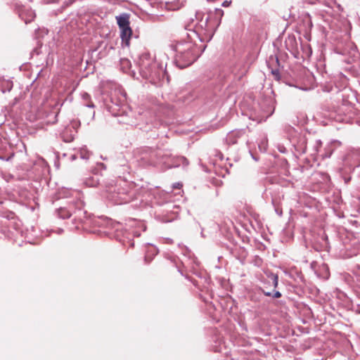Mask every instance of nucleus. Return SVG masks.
<instances>
[{"instance_id": "obj_1", "label": "nucleus", "mask_w": 360, "mask_h": 360, "mask_svg": "<svg viewBox=\"0 0 360 360\" xmlns=\"http://www.w3.org/2000/svg\"><path fill=\"white\" fill-rule=\"evenodd\" d=\"M224 15L223 10L217 8L207 14L196 12L195 18L186 25V36L191 39H198L202 42L210 41L217 27L219 26Z\"/></svg>"}, {"instance_id": "obj_2", "label": "nucleus", "mask_w": 360, "mask_h": 360, "mask_svg": "<svg viewBox=\"0 0 360 360\" xmlns=\"http://www.w3.org/2000/svg\"><path fill=\"white\" fill-rule=\"evenodd\" d=\"M65 198H68V206L57 210V214L61 219H68L73 217L75 223H82L86 218V212L84 210V203L82 194L77 190L63 191Z\"/></svg>"}, {"instance_id": "obj_3", "label": "nucleus", "mask_w": 360, "mask_h": 360, "mask_svg": "<svg viewBox=\"0 0 360 360\" xmlns=\"http://www.w3.org/2000/svg\"><path fill=\"white\" fill-rule=\"evenodd\" d=\"M175 54L176 65L183 69L191 65L200 56V51L195 44V39L186 37L169 45Z\"/></svg>"}, {"instance_id": "obj_4", "label": "nucleus", "mask_w": 360, "mask_h": 360, "mask_svg": "<svg viewBox=\"0 0 360 360\" xmlns=\"http://www.w3.org/2000/svg\"><path fill=\"white\" fill-rule=\"evenodd\" d=\"M120 96L115 98L112 96L110 103L107 105V109L111 115L117 117L120 124L132 125L134 124V113L125 103L126 94L119 89Z\"/></svg>"}, {"instance_id": "obj_5", "label": "nucleus", "mask_w": 360, "mask_h": 360, "mask_svg": "<svg viewBox=\"0 0 360 360\" xmlns=\"http://www.w3.org/2000/svg\"><path fill=\"white\" fill-rule=\"evenodd\" d=\"M136 63L139 67L140 74L147 79H154L158 72L160 71V70L157 69V64L148 52L140 54Z\"/></svg>"}, {"instance_id": "obj_6", "label": "nucleus", "mask_w": 360, "mask_h": 360, "mask_svg": "<svg viewBox=\"0 0 360 360\" xmlns=\"http://www.w3.org/2000/svg\"><path fill=\"white\" fill-rule=\"evenodd\" d=\"M156 155L158 158V160L153 161L150 164L154 166L162 165L164 169L178 167L180 165H182L183 167H186L188 165V160L183 156H172L167 153H163L162 151H158Z\"/></svg>"}, {"instance_id": "obj_7", "label": "nucleus", "mask_w": 360, "mask_h": 360, "mask_svg": "<svg viewBox=\"0 0 360 360\" xmlns=\"http://www.w3.org/2000/svg\"><path fill=\"white\" fill-rule=\"evenodd\" d=\"M15 7L19 17L25 24L30 23L36 17L35 12L28 6H20L16 4Z\"/></svg>"}, {"instance_id": "obj_8", "label": "nucleus", "mask_w": 360, "mask_h": 360, "mask_svg": "<svg viewBox=\"0 0 360 360\" xmlns=\"http://www.w3.org/2000/svg\"><path fill=\"white\" fill-rule=\"evenodd\" d=\"M347 164L352 167L360 166V148L351 150L345 158Z\"/></svg>"}, {"instance_id": "obj_9", "label": "nucleus", "mask_w": 360, "mask_h": 360, "mask_svg": "<svg viewBox=\"0 0 360 360\" xmlns=\"http://www.w3.org/2000/svg\"><path fill=\"white\" fill-rule=\"evenodd\" d=\"M244 129L233 130L227 134L226 137V142L228 145H234L238 143V140L245 135Z\"/></svg>"}, {"instance_id": "obj_10", "label": "nucleus", "mask_w": 360, "mask_h": 360, "mask_svg": "<svg viewBox=\"0 0 360 360\" xmlns=\"http://www.w3.org/2000/svg\"><path fill=\"white\" fill-rule=\"evenodd\" d=\"M342 143L338 140L330 141L324 148V152L320 155L322 159L329 158L331 157L333 151L341 146Z\"/></svg>"}, {"instance_id": "obj_11", "label": "nucleus", "mask_w": 360, "mask_h": 360, "mask_svg": "<svg viewBox=\"0 0 360 360\" xmlns=\"http://www.w3.org/2000/svg\"><path fill=\"white\" fill-rule=\"evenodd\" d=\"M81 98L83 105L91 109L89 112V116L90 119L92 120L95 115V112L93 110L95 108V105L91 101V96L86 92H82L81 93Z\"/></svg>"}, {"instance_id": "obj_12", "label": "nucleus", "mask_w": 360, "mask_h": 360, "mask_svg": "<svg viewBox=\"0 0 360 360\" xmlns=\"http://www.w3.org/2000/svg\"><path fill=\"white\" fill-rule=\"evenodd\" d=\"M116 237L117 238V240L124 243V238H122L121 236H123V238H126L129 240L131 239V236L133 237H139L141 236V232L139 231H119L118 229H116Z\"/></svg>"}, {"instance_id": "obj_13", "label": "nucleus", "mask_w": 360, "mask_h": 360, "mask_svg": "<svg viewBox=\"0 0 360 360\" xmlns=\"http://www.w3.org/2000/svg\"><path fill=\"white\" fill-rule=\"evenodd\" d=\"M120 37L122 39V44L125 46L129 45V40L131 39V34H132V30L130 27H126L120 28Z\"/></svg>"}, {"instance_id": "obj_14", "label": "nucleus", "mask_w": 360, "mask_h": 360, "mask_svg": "<svg viewBox=\"0 0 360 360\" xmlns=\"http://www.w3.org/2000/svg\"><path fill=\"white\" fill-rule=\"evenodd\" d=\"M115 19L120 29L130 26L129 15L127 13H124L117 15Z\"/></svg>"}, {"instance_id": "obj_15", "label": "nucleus", "mask_w": 360, "mask_h": 360, "mask_svg": "<svg viewBox=\"0 0 360 360\" xmlns=\"http://www.w3.org/2000/svg\"><path fill=\"white\" fill-rule=\"evenodd\" d=\"M295 150L300 153L303 154L307 152V139L304 136L300 137L296 143H294Z\"/></svg>"}, {"instance_id": "obj_16", "label": "nucleus", "mask_w": 360, "mask_h": 360, "mask_svg": "<svg viewBox=\"0 0 360 360\" xmlns=\"http://www.w3.org/2000/svg\"><path fill=\"white\" fill-rule=\"evenodd\" d=\"M100 179L98 176L94 174L84 179V184L87 187H96L99 184Z\"/></svg>"}, {"instance_id": "obj_17", "label": "nucleus", "mask_w": 360, "mask_h": 360, "mask_svg": "<svg viewBox=\"0 0 360 360\" xmlns=\"http://www.w3.org/2000/svg\"><path fill=\"white\" fill-rule=\"evenodd\" d=\"M268 146V139L266 134H262L258 141V148L261 152H266Z\"/></svg>"}, {"instance_id": "obj_18", "label": "nucleus", "mask_w": 360, "mask_h": 360, "mask_svg": "<svg viewBox=\"0 0 360 360\" xmlns=\"http://www.w3.org/2000/svg\"><path fill=\"white\" fill-rule=\"evenodd\" d=\"M131 62L127 58H121L120 60V69L122 72H127L131 68Z\"/></svg>"}, {"instance_id": "obj_19", "label": "nucleus", "mask_w": 360, "mask_h": 360, "mask_svg": "<svg viewBox=\"0 0 360 360\" xmlns=\"http://www.w3.org/2000/svg\"><path fill=\"white\" fill-rule=\"evenodd\" d=\"M322 146V142L321 140H316L313 146L311 155L316 156L319 155L320 148Z\"/></svg>"}, {"instance_id": "obj_20", "label": "nucleus", "mask_w": 360, "mask_h": 360, "mask_svg": "<svg viewBox=\"0 0 360 360\" xmlns=\"http://www.w3.org/2000/svg\"><path fill=\"white\" fill-rule=\"evenodd\" d=\"M150 250H148L146 254L145 259H149L150 260H151L153 258V256L156 255L158 253V250L156 247L153 246V245H151L150 247Z\"/></svg>"}, {"instance_id": "obj_21", "label": "nucleus", "mask_w": 360, "mask_h": 360, "mask_svg": "<svg viewBox=\"0 0 360 360\" xmlns=\"http://www.w3.org/2000/svg\"><path fill=\"white\" fill-rule=\"evenodd\" d=\"M79 153L80 158L83 160H88L91 155V152L86 147L81 148Z\"/></svg>"}, {"instance_id": "obj_22", "label": "nucleus", "mask_w": 360, "mask_h": 360, "mask_svg": "<svg viewBox=\"0 0 360 360\" xmlns=\"http://www.w3.org/2000/svg\"><path fill=\"white\" fill-rule=\"evenodd\" d=\"M105 169H106V167L103 163L98 162L96 164V166L95 169H94L93 172L94 173V174L98 175L99 172H101L102 170H105Z\"/></svg>"}, {"instance_id": "obj_23", "label": "nucleus", "mask_w": 360, "mask_h": 360, "mask_svg": "<svg viewBox=\"0 0 360 360\" xmlns=\"http://www.w3.org/2000/svg\"><path fill=\"white\" fill-rule=\"evenodd\" d=\"M269 277L271 279L272 282H273V285L274 288H276L278 286V276L276 274H271Z\"/></svg>"}, {"instance_id": "obj_24", "label": "nucleus", "mask_w": 360, "mask_h": 360, "mask_svg": "<svg viewBox=\"0 0 360 360\" xmlns=\"http://www.w3.org/2000/svg\"><path fill=\"white\" fill-rule=\"evenodd\" d=\"M271 73L273 75L275 76V78L276 79H280V75H279V71L278 69H274V70H271Z\"/></svg>"}, {"instance_id": "obj_25", "label": "nucleus", "mask_w": 360, "mask_h": 360, "mask_svg": "<svg viewBox=\"0 0 360 360\" xmlns=\"http://www.w3.org/2000/svg\"><path fill=\"white\" fill-rule=\"evenodd\" d=\"M277 148L278 150L282 153H285L287 152V149L283 145L279 144L278 145Z\"/></svg>"}, {"instance_id": "obj_26", "label": "nucleus", "mask_w": 360, "mask_h": 360, "mask_svg": "<svg viewBox=\"0 0 360 360\" xmlns=\"http://www.w3.org/2000/svg\"><path fill=\"white\" fill-rule=\"evenodd\" d=\"M57 116H58V113L54 112L53 114V119L49 121V123L53 124V123L56 122H57Z\"/></svg>"}, {"instance_id": "obj_27", "label": "nucleus", "mask_w": 360, "mask_h": 360, "mask_svg": "<svg viewBox=\"0 0 360 360\" xmlns=\"http://www.w3.org/2000/svg\"><path fill=\"white\" fill-rule=\"evenodd\" d=\"M272 297L274 298H279L281 297V293L279 292V291H275L273 295H272Z\"/></svg>"}, {"instance_id": "obj_28", "label": "nucleus", "mask_w": 360, "mask_h": 360, "mask_svg": "<svg viewBox=\"0 0 360 360\" xmlns=\"http://www.w3.org/2000/svg\"><path fill=\"white\" fill-rule=\"evenodd\" d=\"M181 186H182V184L181 183H179V182L174 183L172 185V188H177V189H180L181 188Z\"/></svg>"}, {"instance_id": "obj_29", "label": "nucleus", "mask_w": 360, "mask_h": 360, "mask_svg": "<svg viewBox=\"0 0 360 360\" xmlns=\"http://www.w3.org/2000/svg\"><path fill=\"white\" fill-rule=\"evenodd\" d=\"M231 1H224L223 3H222V6L224 7H228L230 4H231Z\"/></svg>"}, {"instance_id": "obj_30", "label": "nucleus", "mask_w": 360, "mask_h": 360, "mask_svg": "<svg viewBox=\"0 0 360 360\" xmlns=\"http://www.w3.org/2000/svg\"><path fill=\"white\" fill-rule=\"evenodd\" d=\"M262 292L266 295V296H268V297H272V293L271 292H266L264 290H262Z\"/></svg>"}, {"instance_id": "obj_31", "label": "nucleus", "mask_w": 360, "mask_h": 360, "mask_svg": "<svg viewBox=\"0 0 360 360\" xmlns=\"http://www.w3.org/2000/svg\"><path fill=\"white\" fill-rule=\"evenodd\" d=\"M11 158H12V156H10V157H8V158H5L1 157V156L0 155V160H1L9 161Z\"/></svg>"}, {"instance_id": "obj_32", "label": "nucleus", "mask_w": 360, "mask_h": 360, "mask_svg": "<svg viewBox=\"0 0 360 360\" xmlns=\"http://www.w3.org/2000/svg\"><path fill=\"white\" fill-rule=\"evenodd\" d=\"M63 139H64V141H66V142H70V141H71L73 139V138L71 136V137H70V138H68V139H65V138H63Z\"/></svg>"}, {"instance_id": "obj_33", "label": "nucleus", "mask_w": 360, "mask_h": 360, "mask_svg": "<svg viewBox=\"0 0 360 360\" xmlns=\"http://www.w3.org/2000/svg\"><path fill=\"white\" fill-rule=\"evenodd\" d=\"M141 224V226L143 227L142 231H145V230H146V227H145V226H143V224Z\"/></svg>"}, {"instance_id": "obj_34", "label": "nucleus", "mask_w": 360, "mask_h": 360, "mask_svg": "<svg viewBox=\"0 0 360 360\" xmlns=\"http://www.w3.org/2000/svg\"><path fill=\"white\" fill-rule=\"evenodd\" d=\"M349 179H345V183H348V181H349Z\"/></svg>"}, {"instance_id": "obj_35", "label": "nucleus", "mask_w": 360, "mask_h": 360, "mask_svg": "<svg viewBox=\"0 0 360 360\" xmlns=\"http://www.w3.org/2000/svg\"><path fill=\"white\" fill-rule=\"evenodd\" d=\"M167 242H168V243H171V242H172V240H171V239H169V238H168V239H167Z\"/></svg>"}, {"instance_id": "obj_36", "label": "nucleus", "mask_w": 360, "mask_h": 360, "mask_svg": "<svg viewBox=\"0 0 360 360\" xmlns=\"http://www.w3.org/2000/svg\"><path fill=\"white\" fill-rule=\"evenodd\" d=\"M42 162H43V163H44V165H46V162H44V160H42Z\"/></svg>"}]
</instances>
